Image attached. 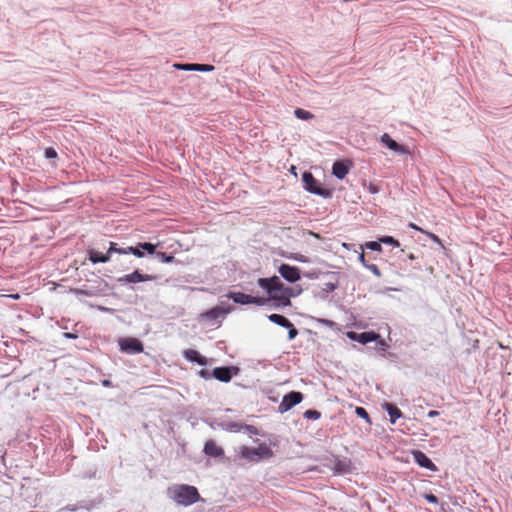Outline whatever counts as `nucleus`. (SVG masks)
<instances>
[{
  "mask_svg": "<svg viewBox=\"0 0 512 512\" xmlns=\"http://www.w3.org/2000/svg\"><path fill=\"white\" fill-rule=\"evenodd\" d=\"M225 428L230 431H239L240 429H243V424L237 422H229L225 425Z\"/></svg>",
  "mask_w": 512,
  "mask_h": 512,
  "instance_id": "c9c22d12",
  "label": "nucleus"
},
{
  "mask_svg": "<svg viewBox=\"0 0 512 512\" xmlns=\"http://www.w3.org/2000/svg\"><path fill=\"white\" fill-rule=\"evenodd\" d=\"M271 300H274V301H277L278 302V305L280 306H290L291 305V301H290V298L288 296H286L285 294H278V293H274V295H272L270 297Z\"/></svg>",
  "mask_w": 512,
  "mask_h": 512,
  "instance_id": "b1692460",
  "label": "nucleus"
},
{
  "mask_svg": "<svg viewBox=\"0 0 512 512\" xmlns=\"http://www.w3.org/2000/svg\"><path fill=\"white\" fill-rule=\"evenodd\" d=\"M302 181L304 188L312 194L319 195L325 198L331 197V192L327 189L321 188L318 181L314 178L311 172L305 171L302 174Z\"/></svg>",
  "mask_w": 512,
  "mask_h": 512,
  "instance_id": "7ed1b4c3",
  "label": "nucleus"
},
{
  "mask_svg": "<svg viewBox=\"0 0 512 512\" xmlns=\"http://www.w3.org/2000/svg\"><path fill=\"white\" fill-rule=\"evenodd\" d=\"M65 509L70 510V511H75V508L74 507H70V506H67Z\"/></svg>",
  "mask_w": 512,
  "mask_h": 512,
  "instance_id": "13d9d810",
  "label": "nucleus"
},
{
  "mask_svg": "<svg viewBox=\"0 0 512 512\" xmlns=\"http://www.w3.org/2000/svg\"><path fill=\"white\" fill-rule=\"evenodd\" d=\"M285 288H286V286L283 284V288L282 289H278L277 293L278 294H285Z\"/></svg>",
  "mask_w": 512,
  "mask_h": 512,
  "instance_id": "4d7b16f0",
  "label": "nucleus"
},
{
  "mask_svg": "<svg viewBox=\"0 0 512 512\" xmlns=\"http://www.w3.org/2000/svg\"><path fill=\"white\" fill-rule=\"evenodd\" d=\"M6 297H9V298H12V299H19L20 298L19 294H10V295H6Z\"/></svg>",
  "mask_w": 512,
  "mask_h": 512,
  "instance_id": "864d4df0",
  "label": "nucleus"
},
{
  "mask_svg": "<svg viewBox=\"0 0 512 512\" xmlns=\"http://www.w3.org/2000/svg\"><path fill=\"white\" fill-rule=\"evenodd\" d=\"M321 274V272H316V271H313V272H308L305 274L306 277L310 278V279H315V278H318V276Z\"/></svg>",
  "mask_w": 512,
  "mask_h": 512,
  "instance_id": "c03bdc74",
  "label": "nucleus"
},
{
  "mask_svg": "<svg viewBox=\"0 0 512 512\" xmlns=\"http://www.w3.org/2000/svg\"><path fill=\"white\" fill-rule=\"evenodd\" d=\"M226 296L227 298L232 299L235 303L241 305L256 304L258 306H263L270 300L264 297L251 296L242 292H230Z\"/></svg>",
  "mask_w": 512,
  "mask_h": 512,
  "instance_id": "20e7f679",
  "label": "nucleus"
},
{
  "mask_svg": "<svg viewBox=\"0 0 512 512\" xmlns=\"http://www.w3.org/2000/svg\"><path fill=\"white\" fill-rule=\"evenodd\" d=\"M191 66H193V64H176L175 65L176 68L182 69V70H192Z\"/></svg>",
  "mask_w": 512,
  "mask_h": 512,
  "instance_id": "37998d69",
  "label": "nucleus"
},
{
  "mask_svg": "<svg viewBox=\"0 0 512 512\" xmlns=\"http://www.w3.org/2000/svg\"><path fill=\"white\" fill-rule=\"evenodd\" d=\"M273 456V451L266 444H260L256 448L241 446L238 455L233 459L234 462L238 458H244L249 462H259L262 459H268Z\"/></svg>",
  "mask_w": 512,
  "mask_h": 512,
  "instance_id": "f03ea898",
  "label": "nucleus"
},
{
  "mask_svg": "<svg viewBox=\"0 0 512 512\" xmlns=\"http://www.w3.org/2000/svg\"><path fill=\"white\" fill-rule=\"evenodd\" d=\"M409 227H411L412 229H415V230H420L422 231V229H420L417 225L413 224V223H410L409 224Z\"/></svg>",
  "mask_w": 512,
  "mask_h": 512,
  "instance_id": "6e6d98bb",
  "label": "nucleus"
},
{
  "mask_svg": "<svg viewBox=\"0 0 512 512\" xmlns=\"http://www.w3.org/2000/svg\"><path fill=\"white\" fill-rule=\"evenodd\" d=\"M350 161H336L332 166V174L338 179H344L350 169Z\"/></svg>",
  "mask_w": 512,
  "mask_h": 512,
  "instance_id": "4468645a",
  "label": "nucleus"
},
{
  "mask_svg": "<svg viewBox=\"0 0 512 512\" xmlns=\"http://www.w3.org/2000/svg\"><path fill=\"white\" fill-rule=\"evenodd\" d=\"M366 268L369 269L377 277H381L382 274H381V271L379 270V268L377 267V265L368 264V265H366Z\"/></svg>",
  "mask_w": 512,
  "mask_h": 512,
  "instance_id": "58836bf2",
  "label": "nucleus"
},
{
  "mask_svg": "<svg viewBox=\"0 0 512 512\" xmlns=\"http://www.w3.org/2000/svg\"><path fill=\"white\" fill-rule=\"evenodd\" d=\"M199 375L200 377L204 378V379H210L212 376V372L206 370V369H202L199 371Z\"/></svg>",
  "mask_w": 512,
  "mask_h": 512,
  "instance_id": "a19ab883",
  "label": "nucleus"
},
{
  "mask_svg": "<svg viewBox=\"0 0 512 512\" xmlns=\"http://www.w3.org/2000/svg\"><path fill=\"white\" fill-rule=\"evenodd\" d=\"M438 415H439V412L436 411V410H431V411L428 412V417L429 418H433V417H436Z\"/></svg>",
  "mask_w": 512,
  "mask_h": 512,
  "instance_id": "8fccbe9b",
  "label": "nucleus"
},
{
  "mask_svg": "<svg viewBox=\"0 0 512 512\" xmlns=\"http://www.w3.org/2000/svg\"><path fill=\"white\" fill-rule=\"evenodd\" d=\"M121 253L122 254H133L134 256H136L138 258L144 257V251L142 250L141 247H139V243L137 244L136 247L129 246L127 248H123L121 250Z\"/></svg>",
  "mask_w": 512,
  "mask_h": 512,
  "instance_id": "4be33fe9",
  "label": "nucleus"
},
{
  "mask_svg": "<svg viewBox=\"0 0 512 512\" xmlns=\"http://www.w3.org/2000/svg\"><path fill=\"white\" fill-rule=\"evenodd\" d=\"M278 272L286 281L290 283H295L301 278L300 269L289 264H281L278 268Z\"/></svg>",
  "mask_w": 512,
  "mask_h": 512,
  "instance_id": "9d476101",
  "label": "nucleus"
},
{
  "mask_svg": "<svg viewBox=\"0 0 512 512\" xmlns=\"http://www.w3.org/2000/svg\"><path fill=\"white\" fill-rule=\"evenodd\" d=\"M330 278V281L325 284L324 290L328 292H332L338 287V273L336 272H327L325 273Z\"/></svg>",
  "mask_w": 512,
  "mask_h": 512,
  "instance_id": "6ab92c4d",
  "label": "nucleus"
},
{
  "mask_svg": "<svg viewBox=\"0 0 512 512\" xmlns=\"http://www.w3.org/2000/svg\"><path fill=\"white\" fill-rule=\"evenodd\" d=\"M157 278L156 275H150V274H142L139 270H134L130 274H126L122 277H119L117 279V282L125 284V283H138V282H145V281H152Z\"/></svg>",
  "mask_w": 512,
  "mask_h": 512,
  "instance_id": "6e6552de",
  "label": "nucleus"
},
{
  "mask_svg": "<svg viewBox=\"0 0 512 512\" xmlns=\"http://www.w3.org/2000/svg\"><path fill=\"white\" fill-rule=\"evenodd\" d=\"M191 69H193L194 71H212L214 67L208 64H193V66H191Z\"/></svg>",
  "mask_w": 512,
  "mask_h": 512,
  "instance_id": "7c9ffc66",
  "label": "nucleus"
},
{
  "mask_svg": "<svg viewBox=\"0 0 512 512\" xmlns=\"http://www.w3.org/2000/svg\"><path fill=\"white\" fill-rule=\"evenodd\" d=\"M184 357L187 359V360H190V361H193V362H196L198 363L199 365H206L207 364V359L202 356L198 351L196 350H193V349H187L184 351Z\"/></svg>",
  "mask_w": 512,
  "mask_h": 512,
  "instance_id": "f3484780",
  "label": "nucleus"
},
{
  "mask_svg": "<svg viewBox=\"0 0 512 512\" xmlns=\"http://www.w3.org/2000/svg\"><path fill=\"white\" fill-rule=\"evenodd\" d=\"M334 470L338 473H347L350 471V462L347 460H337L334 465Z\"/></svg>",
  "mask_w": 512,
  "mask_h": 512,
  "instance_id": "5701e85b",
  "label": "nucleus"
},
{
  "mask_svg": "<svg viewBox=\"0 0 512 512\" xmlns=\"http://www.w3.org/2000/svg\"><path fill=\"white\" fill-rule=\"evenodd\" d=\"M320 322H322L323 324H325L327 326H332L334 324L333 321L327 320V319H321Z\"/></svg>",
  "mask_w": 512,
  "mask_h": 512,
  "instance_id": "3c124183",
  "label": "nucleus"
},
{
  "mask_svg": "<svg viewBox=\"0 0 512 512\" xmlns=\"http://www.w3.org/2000/svg\"><path fill=\"white\" fill-rule=\"evenodd\" d=\"M155 256L163 263H171L174 260V256L172 254H166L164 252H156Z\"/></svg>",
  "mask_w": 512,
  "mask_h": 512,
  "instance_id": "cd10ccee",
  "label": "nucleus"
},
{
  "mask_svg": "<svg viewBox=\"0 0 512 512\" xmlns=\"http://www.w3.org/2000/svg\"><path fill=\"white\" fill-rule=\"evenodd\" d=\"M63 335H64L65 338H68V339H75V338H77L76 334L70 333V332H65Z\"/></svg>",
  "mask_w": 512,
  "mask_h": 512,
  "instance_id": "09e8293b",
  "label": "nucleus"
},
{
  "mask_svg": "<svg viewBox=\"0 0 512 512\" xmlns=\"http://www.w3.org/2000/svg\"><path fill=\"white\" fill-rule=\"evenodd\" d=\"M365 247L372 251H381L382 250L381 242H377V241H369L365 244Z\"/></svg>",
  "mask_w": 512,
  "mask_h": 512,
  "instance_id": "473e14b6",
  "label": "nucleus"
},
{
  "mask_svg": "<svg viewBox=\"0 0 512 512\" xmlns=\"http://www.w3.org/2000/svg\"><path fill=\"white\" fill-rule=\"evenodd\" d=\"M302 288L299 285H296L294 287H287L285 288V295L289 298L296 297L302 293Z\"/></svg>",
  "mask_w": 512,
  "mask_h": 512,
  "instance_id": "bb28decb",
  "label": "nucleus"
},
{
  "mask_svg": "<svg viewBox=\"0 0 512 512\" xmlns=\"http://www.w3.org/2000/svg\"><path fill=\"white\" fill-rule=\"evenodd\" d=\"M414 461L421 467L426 468L430 471H436V465L431 461V459L422 451L415 450L412 452Z\"/></svg>",
  "mask_w": 512,
  "mask_h": 512,
  "instance_id": "ddd939ff",
  "label": "nucleus"
},
{
  "mask_svg": "<svg viewBox=\"0 0 512 512\" xmlns=\"http://www.w3.org/2000/svg\"><path fill=\"white\" fill-rule=\"evenodd\" d=\"M102 385L105 387H110L112 385V383L110 380H103Z\"/></svg>",
  "mask_w": 512,
  "mask_h": 512,
  "instance_id": "603ef678",
  "label": "nucleus"
},
{
  "mask_svg": "<svg viewBox=\"0 0 512 512\" xmlns=\"http://www.w3.org/2000/svg\"><path fill=\"white\" fill-rule=\"evenodd\" d=\"M285 328L288 329V339L289 340H293L297 337L298 330L295 328V326L293 325L292 322H290L289 327H285Z\"/></svg>",
  "mask_w": 512,
  "mask_h": 512,
  "instance_id": "f704fd0d",
  "label": "nucleus"
},
{
  "mask_svg": "<svg viewBox=\"0 0 512 512\" xmlns=\"http://www.w3.org/2000/svg\"><path fill=\"white\" fill-rule=\"evenodd\" d=\"M89 260L93 263H106L110 260L109 255L103 254L101 252L90 250L89 251Z\"/></svg>",
  "mask_w": 512,
  "mask_h": 512,
  "instance_id": "a211bd4d",
  "label": "nucleus"
},
{
  "mask_svg": "<svg viewBox=\"0 0 512 512\" xmlns=\"http://www.w3.org/2000/svg\"><path fill=\"white\" fill-rule=\"evenodd\" d=\"M347 336L351 340L357 341L361 344H367V343L373 342L380 337V335L374 331L362 332V333H357V332L351 331V332L347 333Z\"/></svg>",
  "mask_w": 512,
  "mask_h": 512,
  "instance_id": "f8f14e48",
  "label": "nucleus"
},
{
  "mask_svg": "<svg viewBox=\"0 0 512 512\" xmlns=\"http://www.w3.org/2000/svg\"><path fill=\"white\" fill-rule=\"evenodd\" d=\"M387 147L390 149V150H393L394 152L396 153H400V154H409L410 151L407 147L401 145V144H398L395 140H393L392 138L389 140V142L387 143Z\"/></svg>",
  "mask_w": 512,
  "mask_h": 512,
  "instance_id": "412c9836",
  "label": "nucleus"
},
{
  "mask_svg": "<svg viewBox=\"0 0 512 512\" xmlns=\"http://www.w3.org/2000/svg\"><path fill=\"white\" fill-rule=\"evenodd\" d=\"M77 294H82V295H86V296H90L91 295L87 291H83V290H77Z\"/></svg>",
  "mask_w": 512,
  "mask_h": 512,
  "instance_id": "5fc2aeb1",
  "label": "nucleus"
},
{
  "mask_svg": "<svg viewBox=\"0 0 512 512\" xmlns=\"http://www.w3.org/2000/svg\"><path fill=\"white\" fill-rule=\"evenodd\" d=\"M355 413L358 417L366 420L367 423H371L370 416L368 412L363 407H356Z\"/></svg>",
  "mask_w": 512,
  "mask_h": 512,
  "instance_id": "c756f323",
  "label": "nucleus"
},
{
  "mask_svg": "<svg viewBox=\"0 0 512 512\" xmlns=\"http://www.w3.org/2000/svg\"><path fill=\"white\" fill-rule=\"evenodd\" d=\"M380 242L384 244H389L398 247L400 243L394 239L392 236H384L380 238Z\"/></svg>",
  "mask_w": 512,
  "mask_h": 512,
  "instance_id": "2f4dec72",
  "label": "nucleus"
},
{
  "mask_svg": "<svg viewBox=\"0 0 512 512\" xmlns=\"http://www.w3.org/2000/svg\"><path fill=\"white\" fill-rule=\"evenodd\" d=\"M45 157L47 159H54L57 157V152L54 148L48 147L45 149Z\"/></svg>",
  "mask_w": 512,
  "mask_h": 512,
  "instance_id": "4c0bfd02",
  "label": "nucleus"
},
{
  "mask_svg": "<svg viewBox=\"0 0 512 512\" xmlns=\"http://www.w3.org/2000/svg\"><path fill=\"white\" fill-rule=\"evenodd\" d=\"M381 407L389 414L391 424H395L397 419L401 418L403 415L401 410L392 403L384 402L381 404Z\"/></svg>",
  "mask_w": 512,
  "mask_h": 512,
  "instance_id": "2eb2a0df",
  "label": "nucleus"
},
{
  "mask_svg": "<svg viewBox=\"0 0 512 512\" xmlns=\"http://www.w3.org/2000/svg\"><path fill=\"white\" fill-rule=\"evenodd\" d=\"M243 429L248 431L251 434H257L258 433L257 429L254 426H252V425H243Z\"/></svg>",
  "mask_w": 512,
  "mask_h": 512,
  "instance_id": "79ce46f5",
  "label": "nucleus"
},
{
  "mask_svg": "<svg viewBox=\"0 0 512 512\" xmlns=\"http://www.w3.org/2000/svg\"><path fill=\"white\" fill-rule=\"evenodd\" d=\"M240 369L236 366L216 367L212 371V376L221 382H229L234 375L239 373Z\"/></svg>",
  "mask_w": 512,
  "mask_h": 512,
  "instance_id": "423d86ee",
  "label": "nucleus"
},
{
  "mask_svg": "<svg viewBox=\"0 0 512 512\" xmlns=\"http://www.w3.org/2000/svg\"><path fill=\"white\" fill-rule=\"evenodd\" d=\"M303 416L309 420H317L321 417V413L317 410L309 409L304 412Z\"/></svg>",
  "mask_w": 512,
  "mask_h": 512,
  "instance_id": "c85d7f7f",
  "label": "nucleus"
},
{
  "mask_svg": "<svg viewBox=\"0 0 512 512\" xmlns=\"http://www.w3.org/2000/svg\"><path fill=\"white\" fill-rule=\"evenodd\" d=\"M231 311V308L224 309L220 306H216L205 313H203L201 316L204 319L208 320H217L220 317H224L226 314H228Z\"/></svg>",
  "mask_w": 512,
  "mask_h": 512,
  "instance_id": "dca6fc26",
  "label": "nucleus"
},
{
  "mask_svg": "<svg viewBox=\"0 0 512 512\" xmlns=\"http://www.w3.org/2000/svg\"><path fill=\"white\" fill-rule=\"evenodd\" d=\"M391 139V137L387 134V133H384L382 136H381V139L380 141L387 146V143L389 142V140Z\"/></svg>",
  "mask_w": 512,
  "mask_h": 512,
  "instance_id": "a18cd8bd",
  "label": "nucleus"
},
{
  "mask_svg": "<svg viewBox=\"0 0 512 512\" xmlns=\"http://www.w3.org/2000/svg\"><path fill=\"white\" fill-rule=\"evenodd\" d=\"M288 258L302 263L309 262V259L300 253H291L290 256H288Z\"/></svg>",
  "mask_w": 512,
  "mask_h": 512,
  "instance_id": "72a5a7b5",
  "label": "nucleus"
},
{
  "mask_svg": "<svg viewBox=\"0 0 512 512\" xmlns=\"http://www.w3.org/2000/svg\"><path fill=\"white\" fill-rule=\"evenodd\" d=\"M121 351L128 354H137L143 352V344L137 338H122L119 340Z\"/></svg>",
  "mask_w": 512,
  "mask_h": 512,
  "instance_id": "0eeeda50",
  "label": "nucleus"
},
{
  "mask_svg": "<svg viewBox=\"0 0 512 512\" xmlns=\"http://www.w3.org/2000/svg\"><path fill=\"white\" fill-rule=\"evenodd\" d=\"M294 115L301 120H310L314 118V115L311 112L301 108L295 109Z\"/></svg>",
  "mask_w": 512,
  "mask_h": 512,
  "instance_id": "393cba45",
  "label": "nucleus"
},
{
  "mask_svg": "<svg viewBox=\"0 0 512 512\" xmlns=\"http://www.w3.org/2000/svg\"><path fill=\"white\" fill-rule=\"evenodd\" d=\"M167 496L182 506H190L200 499L197 488L187 484H174L168 487Z\"/></svg>",
  "mask_w": 512,
  "mask_h": 512,
  "instance_id": "f257e3e1",
  "label": "nucleus"
},
{
  "mask_svg": "<svg viewBox=\"0 0 512 512\" xmlns=\"http://www.w3.org/2000/svg\"><path fill=\"white\" fill-rule=\"evenodd\" d=\"M258 285L265 289L267 293L270 295H274V293H277L278 289L283 288V283L277 276H273L270 278H259L258 279Z\"/></svg>",
  "mask_w": 512,
  "mask_h": 512,
  "instance_id": "1a4fd4ad",
  "label": "nucleus"
},
{
  "mask_svg": "<svg viewBox=\"0 0 512 512\" xmlns=\"http://www.w3.org/2000/svg\"><path fill=\"white\" fill-rule=\"evenodd\" d=\"M203 452L205 453V455L212 458L220 460L225 459L224 449L212 439H209L205 442ZM226 460L230 461V458H226Z\"/></svg>",
  "mask_w": 512,
  "mask_h": 512,
  "instance_id": "9b49d317",
  "label": "nucleus"
},
{
  "mask_svg": "<svg viewBox=\"0 0 512 512\" xmlns=\"http://www.w3.org/2000/svg\"><path fill=\"white\" fill-rule=\"evenodd\" d=\"M427 235L436 243L438 244H441V241L440 239L435 235V234H432V233H427Z\"/></svg>",
  "mask_w": 512,
  "mask_h": 512,
  "instance_id": "49530a36",
  "label": "nucleus"
},
{
  "mask_svg": "<svg viewBox=\"0 0 512 512\" xmlns=\"http://www.w3.org/2000/svg\"><path fill=\"white\" fill-rule=\"evenodd\" d=\"M122 249H123V248H117V247H116V243H114V242H110V246H109L108 251H107V253H106V254H107V255H109V258H110L112 253H119V254H122V253H121V250H122Z\"/></svg>",
  "mask_w": 512,
  "mask_h": 512,
  "instance_id": "e433bc0d",
  "label": "nucleus"
},
{
  "mask_svg": "<svg viewBox=\"0 0 512 512\" xmlns=\"http://www.w3.org/2000/svg\"><path fill=\"white\" fill-rule=\"evenodd\" d=\"M359 261L366 267V265H368V263L366 262L365 260V255L364 253L362 252L359 257H358Z\"/></svg>",
  "mask_w": 512,
  "mask_h": 512,
  "instance_id": "de8ad7c7",
  "label": "nucleus"
},
{
  "mask_svg": "<svg viewBox=\"0 0 512 512\" xmlns=\"http://www.w3.org/2000/svg\"><path fill=\"white\" fill-rule=\"evenodd\" d=\"M268 319L272 323L277 324L283 328L289 327L290 322H291L288 318H286L285 316L280 315V314H271L268 316Z\"/></svg>",
  "mask_w": 512,
  "mask_h": 512,
  "instance_id": "aec40b11",
  "label": "nucleus"
},
{
  "mask_svg": "<svg viewBox=\"0 0 512 512\" xmlns=\"http://www.w3.org/2000/svg\"><path fill=\"white\" fill-rule=\"evenodd\" d=\"M303 400V394L299 391H291L284 395L281 403L278 406L280 413H285L299 404Z\"/></svg>",
  "mask_w": 512,
  "mask_h": 512,
  "instance_id": "39448f33",
  "label": "nucleus"
},
{
  "mask_svg": "<svg viewBox=\"0 0 512 512\" xmlns=\"http://www.w3.org/2000/svg\"><path fill=\"white\" fill-rule=\"evenodd\" d=\"M424 498L429 502L433 504H438V498L434 494H425Z\"/></svg>",
  "mask_w": 512,
  "mask_h": 512,
  "instance_id": "ea45409f",
  "label": "nucleus"
},
{
  "mask_svg": "<svg viewBox=\"0 0 512 512\" xmlns=\"http://www.w3.org/2000/svg\"><path fill=\"white\" fill-rule=\"evenodd\" d=\"M99 310H101V311H107L108 309H107V308H105V307L99 306Z\"/></svg>",
  "mask_w": 512,
  "mask_h": 512,
  "instance_id": "bf43d9fd",
  "label": "nucleus"
},
{
  "mask_svg": "<svg viewBox=\"0 0 512 512\" xmlns=\"http://www.w3.org/2000/svg\"><path fill=\"white\" fill-rule=\"evenodd\" d=\"M159 244H152L150 242H140L139 247L142 248L143 251H146L150 255L156 254V248Z\"/></svg>",
  "mask_w": 512,
  "mask_h": 512,
  "instance_id": "a878e982",
  "label": "nucleus"
}]
</instances>
